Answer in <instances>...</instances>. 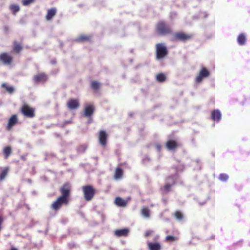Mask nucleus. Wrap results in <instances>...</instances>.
<instances>
[{
  "label": "nucleus",
  "instance_id": "18",
  "mask_svg": "<svg viewBox=\"0 0 250 250\" xmlns=\"http://www.w3.org/2000/svg\"><path fill=\"white\" fill-rule=\"evenodd\" d=\"M57 9L55 7L49 9L47 10L45 18L47 21L51 20L56 14Z\"/></svg>",
  "mask_w": 250,
  "mask_h": 250
},
{
  "label": "nucleus",
  "instance_id": "1",
  "mask_svg": "<svg viewBox=\"0 0 250 250\" xmlns=\"http://www.w3.org/2000/svg\"><path fill=\"white\" fill-rule=\"evenodd\" d=\"M157 33L161 36H166L172 34L171 27L164 21H159L156 26Z\"/></svg>",
  "mask_w": 250,
  "mask_h": 250
},
{
  "label": "nucleus",
  "instance_id": "5",
  "mask_svg": "<svg viewBox=\"0 0 250 250\" xmlns=\"http://www.w3.org/2000/svg\"><path fill=\"white\" fill-rule=\"evenodd\" d=\"M71 191V187L70 184L68 182L65 183L60 188L61 195L59 197L69 202Z\"/></svg>",
  "mask_w": 250,
  "mask_h": 250
},
{
  "label": "nucleus",
  "instance_id": "9",
  "mask_svg": "<svg viewBox=\"0 0 250 250\" xmlns=\"http://www.w3.org/2000/svg\"><path fill=\"white\" fill-rule=\"evenodd\" d=\"M108 135L105 130H100L98 134V139L99 144L105 147L107 143Z\"/></svg>",
  "mask_w": 250,
  "mask_h": 250
},
{
  "label": "nucleus",
  "instance_id": "39",
  "mask_svg": "<svg viewBox=\"0 0 250 250\" xmlns=\"http://www.w3.org/2000/svg\"><path fill=\"white\" fill-rule=\"evenodd\" d=\"M156 147L157 149L159 151H161V145H160V144H156Z\"/></svg>",
  "mask_w": 250,
  "mask_h": 250
},
{
  "label": "nucleus",
  "instance_id": "6",
  "mask_svg": "<svg viewBox=\"0 0 250 250\" xmlns=\"http://www.w3.org/2000/svg\"><path fill=\"white\" fill-rule=\"evenodd\" d=\"M193 37L192 34H186L182 32L175 33L173 34L172 40L174 41L186 42Z\"/></svg>",
  "mask_w": 250,
  "mask_h": 250
},
{
  "label": "nucleus",
  "instance_id": "29",
  "mask_svg": "<svg viewBox=\"0 0 250 250\" xmlns=\"http://www.w3.org/2000/svg\"><path fill=\"white\" fill-rule=\"evenodd\" d=\"M173 216L178 221H182L184 219L183 213L179 210H177L173 214Z\"/></svg>",
  "mask_w": 250,
  "mask_h": 250
},
{
  "label": "nucleus",
  "instance_id": "23",
  "mask_svg": "<svg viewBox=\"0 0 250 250\" xmlns=\"http://www.w3.org/2000/svg\"><path fill=\"white\" fill-rule=\"evenodd\" d=\"M141 213L146 218H149L150 216V211L147 207H143L141 210Z\"/></svg>",
  "mask_w": 250,
  "mask_h": 250
},
{
  "label": "nucleus",
  "instance_id": "43",
  "mask_svg": "<svg viewBox=\"0 0 250 250\" xmlns=\"http://www.w3.org/2000/svg\"><path fill=\"white\" fill-rule=\"evenodd\" d=\"M214 238H215V237H214V236L212 237V239H214Z\"/></svg>",
  "mask_w": 250,
  "mask_h": 250
},
{
  "label": "nucleus",
  "instance_id": "22",
  "mask_svg": "<svg viewBox=\"0 0 250 250\" xmlns=\"http://www.w3.org/2000/svg\"><path fill=\"white\" fill-rule=\"evenodd\" d=\"M124 174L123 169L120 167H117L115 169L114 177L115 179L122 178Z\"/></svg>",
  "mask_w": 250,
  "mask_h": 250
},
{
  "label": "nucleus",
  "instance_id": "28",
  "mask_svg": "<svg viewBox=\"0 0 250 250\" xmlns=\"http://www.w3.org/2000/svg\"><path fill=\"white\" fill-rule=\"evenodd\" d=\"M175 184V183H173L172 184H166L165 185L163 188L161 189L163 193L166 194L167 193L171 190V187Z\"/></svg>",
  "mask_w": 250,
  "mask_h": 250
},
{
  "label": "nucleus",
  "instance_id": "19",
  "mask_svg": "<svg viewBox=\"0 0 250 250\" xmlns=\"http://www.w3.org/2000/svg\"><path fill=\"white\" fill-rule=\"evenodd\" d=\"M13 50L14 53L18 54L22 49V46L21 43L15 41L13 42Z\"/></svg>",
  "mask_w": 250,
  "mask_h": 250
},
{
  "label": "nucleus",
  "instance_id": "21",
  "mask_svg": "<svg viewBox=\"0 0 250 250\" xmlns=\"http://www.w3.org/2000/svg\"><path fill=\"white\" fill-rule=\"evenodd\" d=\"M115 204L118 207H125L127 205V201L120 197H116Z\"/></svg>",
  "mask_w": 250,
  "mask_h": 250
},
{
  "label": "nucleus",
  "instance_id": "14",
  "mask_svg": "<svg viewBox=\"0 0 250 250\" xmlns=\"http://www.w3.org/2000/svg\"><path fill=\"white\" fill-rule=\"evenodd\" d=\"M18 123V117L16 114L12 115L8 121V124L6 127L7 130H10L12 127L16 125Z\"/></svg>",
  "mask_w": 250,
  "mask_h": 250
},
{
  "label": "nucleus",
  "instance_id": "15",
  "mask_svg": "<svg viewBox=\"0 0 250 250\" xmlns=\"http://www.w3.org/2000/svg\"><path fill=\"white\" fill-rule=\"evenodd\" d=\"M33 80L36 83H44L47 80V76L44 73H41L35 75Z\"/></svg>",
  "mask_w": 250,
  "mask_h": 250
},
{
  "label": "nucleus",
  "instance_id": "24",
  "mask_svg": "<svg viewBox=\"0 0 250 250\" xmlns=\"http://www.w3.org/2000/svg\"><path fill=\"white\" fill-rule=\"evenodd\" d=\"M3 153L4 158L7 159L12 153V148L10 146H7L4 147Z\"/></svg>",
  "mask_w": 250,
  "mask_h": 250
},
{
  "label": "nucleus",
  "instance_id": "36",
  "mask_svg": "<svg viewBox=\"0 0 250 250\" xmlns=\"http://www.w3.org/2000/svg\"><path fill=\"white\" fill-rule=\"evenodd\" d=\"M35 0H22V4L23 5L27 6L32 3Z\"/></svg>",
  "mask_w": 250,
  "mask_h": 250
},
{
  "label": "nucleus",
  "instance_id": "42",
  "mask_svg": "<svg viewBox=\"0 0 250 250\" xmlns=\"http://www.w3.org/2000/svg\"><path fill=\"white\" fill-rule=\"evenodd\" d=\"M10 250H18V249H17L15 247H12Z\"/></svg>",
  "mask_w": 250,
  "mask_h": 250
},
{
  "label": "nucleus",
  "instance_id": "4",
  "mask_svg": "<svg viewBox=\"0 0 250 250\" xmlns=\"http://www.w3.org/2000/svg\"><path fill=\"white\" fill-rule=\"evenodd\" d=\"M20 111L21 113L25 117L32 118L35 116V109L27 104H22Z\"/></svg>",
  "mask_w": 250,
  "mask_h": 250
},
{
  "label": "nucleus",
  "instance_id": "8",
  "mask_svg": "<svg viewBox=\"0 0 250 250\" xmlns=\"http://www.w3.org/2000/svg\"><path fill=\"white\" fill-rule=\"evenodd\" d=\"M160 236L156 235L153 240L154 242H148L147 248L149 250H161L162 245L161 243L158 241Z\"/></svg>",
  "mask_w": 250,
  "mask_h": 250
},
{
  "label": "nucleus",
  "instance_id": "33",
  "mask_svg": "<svg viewBox=\"0 0 250 250\" xmlns=\"http://www.w3.org/2000/svg\"><path fill=\"white\" fill-rule=\"evenodd\" d=\"M156 80L159 82H164L166 80V77L163 73H159L156 76Z\"/></svg>",
  "mask_w": 250,
  "mask_h": 250
},
{
  "label": "nucleus",
  "instance_id": "27",
  "mask_svg": "<svg viewBox=\"0 0 250 250\" xmlns=\"http://www.w3.org/2000/svg\"><path fill=\"white\" fill-rule=\"evenodd\" d=\"M9 9L14 15H15L16 13L20 10L19 6L15 4L10 5L9 6Z\"/></svg>",
  "mask_w": 250,
  "mask_h": 250
},
{
  "label": "nucleus",
  "instance_id": "20",
  "mask_svg": "<svg viewBox=\"0 0 250 250\" xmlns=\"http://www.w3.org/2000/svg\"><path fill=\"white\" fill-rule=\"evenodd\" d=\"M211 118L213 121H219L221 118V114L219 110L212 111Z\"/></svg>",
  "mask_w": 250,
  "mask_h": 250
},
{
  "label": "nucleus",
  "instance_id": "40",
  "mask_svg": "<svg viewBox=\"0 0 250 250\" xmlns=\"http://www.w3.org/2000/svg\"><path fill=\"white\" fill-rule=\"evenodd\" d=\"M21 160H22L23 161H26V157L24 156H21Z\"/></svg>",
  "mask_w": 250,
  "mask_h": 250
},
{
  "label": "nucleus",
  "instance_id": "16",
  "mask_svg": "<svg viewBox=\"0 0 250 250\" xmlns=\"http://www.w3.org/2000/svg\"><path fill=\"white\" fill-rule=\"evenodd\" d=\"M129 229L127 228L116 229L114 231V234L117 237H126L128 235Z\"/></svg>",
  "mask_w": 250,
  "mask_h": 250
},
{
  "label": "nucleus",
  "instance_id": "25",
  "mask_svg": "<svg viewBox=\"0 0 250 250\" xmlns=\"http://www.w3.org/2000/svg\"><path fill=\"white\" fill-rule=\"evenodd\" d=\"M9 171L8 167H4L0 172V181H3L6 177Z\"/></svg>",
  "mask_w": 250,
  "mask_h": 250
},
{
  "label": "nucleus",
  "instance_id": "3",
  "mask_svg": "<svg viewBox=\"0 0 250 250\" xmlns=\"http://www.w3.org/2000/svg\"><path fill=\"white\" fill-rule=\"evenodd\" d=\"M82 190L84 199L86 201H91L94 197L96 190L92 186L86 185L82 187Z\"/></svg>",
  "mask_w": 250,
  "mask_h": 250
},
{
  "label": "nucleus",
  "instance_id": "32",
  "mask_svg": "<svg viewBox=\"0 0 250 250\" xmlns=\"http://www.w3.org/2000/svg\"><path fill=\"white\" fill-rule=\"evenodd\" d=\"M1 86L5 89V90L9 93H13L14 91V88L13 86H10L7 85L6 83H2L1 85Z\"/></svg>",
  "mask_w": 250,
  "mask_h": 250
},
{
  "label": "nucleus",
  "instance_id": "26",
  "mask_svg": "<svg viewBox=\"0 0 250 250\" xmlns=\"http://www.w3.org/2000/svg\"><path fill=\"white\" fill-rule=\"evenodd\" d=\"M237 42L239 45H244L246 42L245 35L244 34H240L237 38Z\"/></svg>",
  "mask_w": 250,
  "mask_h": 250
},
{
  "label": "nucleus",
  "instance_id": "10",
  "mask_svg": "<svg viewBox=\"0 0 250 250\" xmlns=\"http://www.w3.org/2000/svg\"><path fill=\"white\" fill-rule=\"evenodd\" d=\"M0 62L5 65H10L13 62V57L8 53L0 54Z\"/></svg>",
  "mask_w": 250,
  "mask_h": 250
},
{
  "label": "nucleus",
  "instance_id": "12",
  "mask_svg": "<svg viewBox=\"0 0 250 250\" xmlns=\"http://www.w3.org/2000/svg\"><path fill=\"white\" fill-rule=\"evenodd\" d=\"M66 105L69 110H74L79 107L80 103L78 99H70L68 101Z\"/></svg>",
  "mask_w": 250,
  "mask_h": 250
},
{
  "label": "nucleus",
  "instance_id": "7",
  "mask_svg": "<svg viewBox=\"0 0 250 250\" xmlns=\"http://www.w3.org/2000/svg\"><path fill=\"white\" fill-rule=\"evenodd\" d=\"M69 202L60 197H58L51 205V208L56 211H58L63 205H67Z\"/></svg>",
  "mask_w": 250,
  "mask_h": 250
},
{
  "label": "nucleus",
  "instance_id": "17",
  "mask_svg": "<svg viewBox=\"0 0 250 250\" xmlns=\"http://www.w3.org/2000/svg\"><path fill=\"white\" fill-rule=\"evenodd\" d=\"M94 107L92 104H89L85 106L84 110V115L85 117H90L93 114Z\"/></svg>",
  "mask_w": 250,
  "mask_h": 250
},
{
  "label": "nucleus",
  "instance_id": "34",
  "mask_svg": "<svg viewBox=\"0 0 250 250\" xmlns=\"http://www.w3.org/2000/svg\"><path fill=\"white\" fill-rule=\"evenodd\" d=\"M229 178V176L225 173L220 174L219 179L222 181H226Z\"/></svg>",
  "mask_w": 250,
  "mask_h": 250
},
{
  "label": "nucleus",
  "instance_id": "38",
  "mask_svg": "<svg viewBox=\"0 0 250 250\" xmlns=\"http://www.w3.org/2000/svg\"><path fill=\"white\" fill-rule=\"evenodd\" d=\"M3 30H4V31L6 33H7L9 31V30H10V28L8 26H5L4 27H3Z\"/></svg>",
  "mask_w": 250,
  "mask_h": 250
},
{
  "label": "nucleus",
  "instance_id": "37",
  "mask_svg": "<svg viewBox=\"0 0 250 250\" xmlns=\"http://www.w3.org/2000/svg\"><path fill=\"white\" fill-rule=\"evenodd\" d=\"M153 233L152 230H147L145 233V237H147L150 236Z\"/></svg>",
  "mask_w": 250,
  "mask_h": 250
},
{
  "label": "nucleus",
  "instance_id": "35",
  "mask_svg": "<svg viewBox=\"0 0 250 250\" xmlns=\"http://www.w3.org/2000/svg\"><path fill=\"white\" fill-rule=\"evenodd\" d=\"M176 238L171 235H167L166 237V241L167 242H174L176 240Z\"/></svg>",
  "mask_w": 250,
  "mask_h": 250
},
{
  "label": "nucleus",
  "instance_id": "30",
  "mask_svg": "<svg viewBox=\"0 0 250 250\" xmlns=\"http://www.w3.org/2000/svg\"><path fill=\"white\" fill-rule=\"evenodd\" d=\"M91 87L95 91H98L100 87V83L96 81H92L91 82Z\"/></svg>",
  "mask_w": 250,
  "mask_h": 250
},
{
  "label": "nucleus",
  "instance_id": "41",
  "mask_svg": "<svg viewBox=\"0 0 250 250\" xmlns=\"http://www.w3.org/2000/svg\"><path fill=\"white\" fill-rule=\"evenodd\" d=\"M71 123V121H67L64 122V125H67Z\"/></svg>",
  "mask_w": 250,
  "mask_h": 250
},
{
  "label": "nucleus",
  "instance_id": "13",
  "mask_svg": "<svg viewBox=\"0 0 250 250\" xmlns=\"http://www.w3.org/2000/svg\"><path fill=\"white\" fill-rule=\"evenodd\" d=\"M179 146L180 145L174 140H168L166 143V147L168 150H174Z\"/></svg>",
  "mask_w": 250,
  "mask_h": 250
},
{
  "label": "nucleus",
  "instance_id": "31",
  "mask_svg": "<svg viewBox=\"0 0 250 250\" xmlns=\"http://www.w3.org/2000/svg\"><path fill=\"white\" fill-rule=\"evenodd\" d=\"M90 36L83 35L79 36L77 41L79 42H83L88 41L90 40Z\"/></svg>",
  "mask_w": 250,
  "mask_h": 250
},
{
  "label": "nucleus",
  "instance_id": "11",
  "mask_svg": "<svg viewBox=\"0 0 250 250\" xmlns=\"http://www.w3.org/2000/svg\"><path fill=\"white\" fill-rule=\"evenodd\" d=\"M209 71L206 68L203 67L196 78V82L198 83H201L204 78L209 76Z\"/></svg>",
  "mask_w": 250,
  "mask_h": 250
},
{
  "label": "nucleus",
  "instance_id": "2",
  "mask_svg": "<svg viewBox=\"0 0 250 250\" xmlns=\"http://www.w3.org/2000/svg\"><path fill=\"white\" fill-rule=\"evenodd\" d=\"M167 54V49L164 43H159L156 44V58L157 60L163 59Z\"/></svg>",
  "mask_w": 250,
  "mask_h": 250
}]
</instances>
